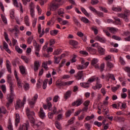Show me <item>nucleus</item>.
Instances as JSON below:
<instances>
[{
  "label": "nucleus",
  "mask_w": 130,
  "mask_h": 130,
  "mask_svg": "<svg viewBox=\"0 0 130 130\" xmlns=\"http://www.w3.org/2000/svg\"><path fill=\"white\" fill-rule=\"evenodd\" d=\"M81 11H82V13H83V14H84V15H85L86 16V17H89L90 14H89V13H88V12H87L86 9H85L83 7H81Z\"/></svg>",
  "instance_id": "nucleus-35"
},
{
  "label": "nucleus",
  "mask_w": 130,
  "mask_h": 130,
  "mask_svg": "<svg viewBox=\"0 0 130 130\" xmlns=\"http://www.w3.org/2000/svg\"><path fill=\"white\" fill-rule=\"evenodd\" d=\"M58 99H59V96L58 95H55L53 99V102L56 103L58 101Z\"/></svg>",
  "instance_id": "nucleus-60"
},
{
  "label": "nucleus",
  "mask_w": 130,
  "mask_h": 130,
  "mask_svg": "<svg viewBox=\"0 0 130 130\" xmlns=\"http://www.w3.org/2000/svg\"><path fill=\"white\" fill-rule=\"evenodd\" d=\"M112 38H113V39H114L115 40H121V38L119 37L118 36H113L112 37Z\"/></svg>",
  "instance_id": "nucleus-63"
},
{
  "label": "nucleus",
  "mask_w": 130,
  "mask_h": 130,
  "mask_svg": "<svg viewBox=\"0 0 130 130\" xmlns=\"http://www.w3.org/2000/svg\"><path fill=\"white\" fill-rule=\"evenodd\" d=\"M119 59L121 64H122V66H124V64H125V61H124V60H123V58H122V57H120Z\"/></svg>",
  "instance_id": "nucleus-55"
},
{
  "label": "nucleus",
  "mask_w": 130,
  "mask_h": 130,
  "mask_svg": "<svg viewBox=\"0 0 130 130\" xmlns=\"http://www.w3.org/2000/svg\"><path fill=\"white\" fill-rule=\"evenodd\" d=\"M3 48L8 52V53H11V50L9 49V46L6 42H3Z\"/></svg>",
  "instance_id": "nucleus-11"
},
{
  "label": "nucleus",
  "mask_w": 130,
  "mask_h": 130,
  "mask_svg": "<svg viewBox=\"0 0 130 130\" xmlns=\"http://www.w3.org/2000/svg\"><path fill=\"white\" fill-rule=\"evenodd\" d=\"M57 109L55 107H53L52 109V113L54 114H58V113L57 111Z\"/></svg>",
  "instance_id": "nucleus-47"
},
{
  "label": "nucleus",
  "mask_w": 130,
  "mask_h": 130,
  "mask_svg": "<svg viewBox=\"0 0 130 130\" xmlns=\"http://www.w3.org/2000/svg\"><path fill=\"white\" fill-rule=\"evenodd\" d=\"M97 62H98V59H97L96 58H93L91 60V64L92 66H95V64H96V63H97Z\"/></svg>",
  "instance_id": "nucleus-49"
},
{
  "label": "nucleus",
  "mask_w": 130,
  "mask_h": 130,
  "mask_svg": "<svg viewBox=\"0 0 130 130\" xmlns=\"http://www.w3.org/2000/svg\"><path fill=\"white\" fill-rule=\"evenodd\" d=\"M71 114H72V111L71 110L67 111L66 113V117H70L71 116Z\"/></svg>",
  "instance_id": "nucleus-54"
},
{
  "label": "nucleus",
  "mask_w": 130,
  "mask_h": 130,
  "mask_svg": "<svg viewBox=\"0 0 130 130\" xmlns=\"http://www.w3.org/2000/svg\"><path fill=\"white\" fill-rule=\"evenodd\" d=\"M57 33H58V30L56 29L51 30L50 32V35L52 36H55V35H57Z\"/></svg>",
  "instance_id": "nucleus-34"
},
{
  "label": "nucleus",
  "mask_w": 130,
  "mask_h": 130,
  "mask_svg": "<svg viewBox=\"0 0 130 130\" xmlns=\"http://www.w3.org/2000/svg\"><path fill=\"white\" fill-rule=\"evenodd\" d=\"M36 102H35L34 101L32 100L29 102V104L31 108H33V107H34Z\"/></svg>",
  "instance_id": "nucleus-56"
},
{
  "label": "nucleus",
  "mask_w": 130,
  "mask_h": 130,
  "mask_svg": "<svg viewBox=\"0 0 130 130\" xmlns=\"http://www.w3.org/2000/svg\"><path fill=\"white\" fill-rule=\"evenodd\" d=\"M14 6L15 7H16V8H19V10L20 12L23 13V6H22V4L21 3H18V1L17 0H12Z\"/></svg>",
  "instance_id": "nucleus-4"
},
{
  "label": "nucleus",
  "mask_w": 130,
  "mask_h": 130,
  "mask_svg": "<svg viewBox=\"0 0 130 130\" xmlns=\"http://www.w3.org/2000/svg\"><path fill=\"white\" fill-rule=\"evenodd\" d=\"M120 85H117V86L116 87H112V91H113V92H115L116 91L118 88H119Z\"/></svg>",
  "instance_id": "nucleus-62"
},
{
  "label": "nucleus",
  "mask_w": 130,
  "mask_h": 130,
  "mask_svg": "<svg viewBox=\"0 0 130 130\" xmlns=\"http://www.w3.org/2000/svg\"><path fill=\"white\" fill-rule=\"evenodd\" d=\"M90 83L89 82H81L80 83V85L81 87H82V88H85L86 89H88L90 87Z\"/></svg>",
  "instance_id": "nucleus-14"
},
{
  "label": "nucleus",
  "mask_w": 130,
  "mask_h": 130,
  "mask_svg": "<svg viewBox=\"0 0 130 130\" xmlns=\"http://www.w3.org/2000/svg\"><path fill=\"white\" fill-rule=\"evenodd\" d=\"M127 13L125 14V17H124L123 19H124L125 22H127L128 21V18L127 16L129 15V11H126Z\"/></svg>",
  "instance_id": "nucleus-37"
},
{
  "label": "nucleus",
  "mask_w": 130,
  "mask_h": 130,
  "mask_svg": "<svg viewBox=\"0 0 130 130\" xmlns=\"http://www.w3.org/2000/svg\"><path fill=\"white\" fill-rule=\"evenodd\" d=\"M93 124H94V125H97V126L100 127L101 125H102V123L95 121L94 122Z\"/></svg>",
  "instance_id": "nucleus-61"
},
{
  "label": "nucleus",
  "mask_w": 130,
  "mask_h": 130,
  "mask_svg": "<svg viewBox=\"0 0 130 130\" xmlns=\"http://www.w3.org/2000/svg\"><path fill=\"white\" fill-rule=\"evenodd\" d=\"M26 113L30 123H35V119L34 118L35 113L33 111H31L29 108H27L26 109Z\"/></svg>",
  "instance_id": "nucleus-3"
},
{
  "label": "nucleus",
  "mask_w": 130,
  "mask_h": 130,
  "mask_svg": "<svg viewBox=\"0 0 130 130\" xmlns=\"http://www.w3.org/2000/svg\"><path fill=\"white\" fill-rule=\"evenodd\" d=\"M99 53L101 54V55H103L105 53V49L101 46H98V48Z\"/></svg>",
  "instance_id": "nucleus-16"
},
{
  "label": "nucleus",
  "mask_w": 130,
  "mask_h": 130,
  "mask_svg": "<svg viewBox=\"0 0 130 130\" xmlns=\"http://www.w3.org/2000/svg\"><path fill=\"white\" fill-rule=\"evenodd\" d=\"M24 106V104L22 101L19 100L17 101L16 105L15 106V109H19V108H21V107Z\"/></svg>",
  "instance_id": "nucleus-9"
},
{
  "label": "nucleus",
  "mask_w": 130,
  "mask_h": 130,
  "mask_svg": "<svg viewBox=\"0 0 130 130\" xmlns=\"http://www.w3.org/2000/svg\"><path fill=\"white\" fill-rule=\"evenodd\" d=\"M39 116L42 119H43L45 117V113L44 112V111H43V108H40V111L39 112Z\"/></svg>",
  "instance_id": "nucleus-8"
},
{
  "label": "nucleus",
  "mask_w": 130,
  "mask_h": 130,
  "mask_svg": "<svg viewBox=\"0 0 130 130\" xmlns=\"http://www.w3.org/2000/svg\"><path fill=\"white\" fill-rule=\"evenodd\" d=\"M17 84L19 88V89H21L23 87V83H22V81H21V79L17 78Z\"/></svg>",
  "instance_id": "nucleus-22"
},
{
  "label": "nucleus",
  "mask_w": 130,
  "mask_h": 130,
  "mask_svg": "<svg viewBox=\"0 0 130 130\" xmlns=\"http://www.w3.org/2000/svg\"><path fill=\"white\" fill-rule=\"evenodd\" d=\"M20 123V116L19 114H16L15 125L18 126V123Z\"/></svg>",
  "instance_id": "nucleus-23"
},
{
  "label": "nucleus",
  "mask_w": 130,
  "mask_h": 130,
  "mask_svg": "<svg viewBox=\"0 0 130 130\" xmlns=\"http://www.w3.org/2000/svg\"><path fill=\"white\" fill-rule=\"evenodd\" d=\"M69 44H70V45H72V46L76 48V47L77 46V45H78V42L75 40H71L70 41Z\"/></svg>",
  "instance_id": "nucleus-20"
},
{
  "label": "nucleus",
  "mask_w": 130,
  "mask_h": 130,
  "mask_svg": "<svg viewBox=\"0 0 130 130\" xmlns=\"http://www.w3.org/2000/svg\"><path fill=\"white\" fill-rule=\"evenodd\" d=\"M107 67L108 68V69H110V70H112L113 68H114V64L112 63V62L110 61L107 62Z\"/></svg>",
  "instance_id": "nucleus-24"
},
{
  "label": "nucleus",
  "mask_w": 130,
  "mask_h": 130,
  "mask_svg": "<svg viewBox=\"0 0 130 130\" xmlns=\"http://www.w3.org/2000/svg\"><path fill=\"white\" fill-rule=\"evenodd\" d=\"M7 69L9 73H12V69L11 68V65H10V61L7 60L6 64Z\"/></svg>",
  "instance_id": "nucleus-28"
},
{
  "label": "nucleus",
  "mask_w": 130,
  "mask_h": 130,
  "mask_svg": "<svg viewBox=\"0 0 130 130\" xmlns=\"http://www.w3.org/2000/svg\"><path fill=\"white\" fill-rule=\"evenodd\" d=\"M83 77H84V73H83V71H79L77 72V74L75 75V78H76L77 80H81Z\"/></svg>",
  "instance_id": "nucleus-7"
},
{
  "label": "nucleus",
  "mask_w": 130,
  "mask_h": 130,
  "mask_svg": "<svg viewBox=\"0 0 130 130\" xmlns=\"http://www.w3.org/2000/svg\"><path fill=\"white\" fill-rule=\"evenodd\" d=\"M55 126L58 129H61V125L59 122L56 121L55 122Z\"/></svg>",
  "instance_id": "nucleus-36"
},
{
  "label": "nucleus",
  "mask_w": 130,
  "mask_h": 130,
  "mask_svg": "<svg viewBox=\"0 0 130 130\" xmlns=\"http://www.w3.org/2000/svg\"><path fill=\"white\" fill-rule=\"evenodd\" d=\"M54 63H56V64H58L59 62H60V58H58V57L54 56Z\"/></svg>",
  "instance_id": "nucleus-33"
},
{
  "label": "nucleus",
  "mask_w": 130,
  "mask_h": 130,
  "mask_svg": "<svg viewBox=\"0 0 130 130\" xmlns=\"http://www.w3.org/2000/svg\"><path fill=\"white\" fill-rule=\"evenodd\" d=\"M34 13H35L34 9H30V14L31 15V17H32V18H34L35 16V14Z\"/></svg>",
  "instance_id": "nucleus-52"
},
{
  "label": "nucleus",
  "mask_w": 130,
  "mask_h": 130,
  "mask_svg": "<svg viewBox=\"0 0 130 130\" xmlns=\"http://www.w3.org/2000/svg\"><path fill=\"white\" fill-rule=\"evenodd\" d=\"M20 71L22 75L26 74V70L23 66H20L19 67Z\"/></svg>",
  "instance_id": "nucleus-31"
},
{
  "label": "nucleus",
  "mask_w": 130,
  "mask_h": 130,
  "mask_svg": "<svg viewBox=\"0 0 130 130\" xmlns=\"http://www.w3.org/2000/svg\"><path fill=\"white\" fill-rule=\"evenodd\" d=\"M84 117H85V113H83L80 116L78 117V119L79 120H83Z\"/></svg>",
  "instance_id": "nucleus-64"
},
{
  "label": "nucleus",
  "mask_w": 130,
  "mask_h": 130,
  "mask_svg": "<svg viewBox=\"0 0 130 130\" xmlns=\"http://www.w3.org/2000/svg\"><path fill=\"white\" fill-rule=\"evenodd\" d=\"M71 95H72V91L68 90L67 91L64 95V98L67 100L68 98H70L71 97Z\"/></svg>",
  "instance_id": "nucleus-19"
},
{
  "label": "nucleus",
  "mask_w": 130,
  "mask_h": 130,
  "mask_svg": "<svg viewBox=\"0 0 130 130\" xmlns=\"http://www.w3.org/2000/svg\"><path fill=\"white\" fill-rule=\"evenodd\" d=\"M52 100V97H49L47 99V106H48V110H51V103L49 101Z\"/></svg>",
  "instance_id": "nucleus-13"
},
{
  "label": "nucleus",
  "mask_w": 130,
  "mask_h": 130,
  "mask_svg": "<svg viewBox=\"0 0 130 130\" xmlns=\"http://www.w3.org/2000/svg\"><path fill=\"white\" fill-rule=\"evenodd\" d=\"M56 86L57 87H62V86L64 87V82L58 80L56 82Z\"/></svg>",
  "instance_id": "nucleus-15"
},
{
  "label": "nucleus",
  "mask_w": 130,
  "mask_h": 130,
  "mask_svg": "<svg viewBox=\"0 0 130 130\" xmlns=\"http://www.w3.org/2000/svg\"><path fill=\"white\" fill-rule=\"evenodd\" d=\"M33 44H34V46L35 47V48L36 49V51H40V46H39V44H38L37 43L36 41L34 40L33 41Z\"/></svg>",
  "instance_id": "nucleus-17"
},
{
  "label": "nucleus",
  "mask_w": 130,
  "mask_h": 130,
  "mask_svg": "<svg viewBox=\"0 0 130 130\" xmlns=\"http://www.w3.org/2000/svg\"><path fill=\"white\" fill-rule=\"evenodd\" d=\"M127 13V12L126 11H125V13L124 14H118L117 16L119 18H122L123 19L124 17H125V15Z\"/></svg>",
  "instance_id": "nucleus-58"
},
{
  "label": "nucleus",
  "mask_w": 130,
  "mask_h": 130,
  "mask_svg": "<svg viewBox=\"0 0 130 130\" xmlns=\"http://www.w3.org/2000/svg\"><path fill=\"white\" fill-rule=\"evenodd\" d=\"M112 10L115 12H121V8L120 7H113Z\"/></svg>",
  "instance_id": "nucleus-43"
},
{
  "label": "nucleus",
  "mask_w": 130,
  "mask_h": 130,
  "mask_svg": "<svg viewBox=\"0 0 130 130\" xmlns=\"http://www.w3.org/2000/svg\"><path fill=\"white\" fill-rule=\"evenodd\" d=\"M21 58L23 59V60L26 62V63H28L29 62V58L26 56H22Z\"/></svg>",
  "instance_id": "nucleus-51"
},
{
  "label": "nucleus",
  "mask_w": 130,
  "mask_h": 130,
  "mask_svg": "<svg viewBox=\"0 0 130 130\" xmlns=\"http://www.w3.org/2000/svg\"><path fill=\"white\" fill-rule=\"evenodd\" d=\"M114 19L115 20L114 23L115 25H120L121 24V21L119 18L117 17H114Z\"/></svg>",
  "instance_id": "nucleus-25"
},
{
  "label": "nucleus",
  "mask_w": 130,
  "mask_h": 130,
  "mask_svg": "<svg viewBox=\"0 0 130 130\" xmlns=\"http://www.w3.org/2000/svg\"><path fill=\"white\" fill-rule=\"evenodd\" d=\"M62 52V50L61 49H57L55 50L53 53L54 55H59Z\"/></svg>",
  "instance_id": "nucleus-26"
},
{
  "label": "nucleus",
  "mask_w": 130,
  "mask_h": 130,
  "mask_svg": "<svg viewBox=\"0 0 130 130\" xmlns=\"http://www.w3.org/2000/svg\"><path fill=\"white\" fill-rule=\"evenodd\" d=\"M15 49L18 53H22V52H23V50H22L21 48H20V47H19V46H15Z\"/></svg>",
  "instance_id": "nucleus-38"
},
{
  "label": "nucleus",
  "mask_w": 130,
  "mask_h": 130,
  "mask_svg": "<svg viewBox=\"0 0 130 130\" xmlns=\"http://www.w3.org/2000/svg\"><path fill=\"white\" fill-rule=\"evenodd\" d=\"M79 52L80 54H83V55H85L86 56L89 55V53L86 51H80Z\"/></svg>",
  "instance_id": "nucleus-59"
},
{
  "label": "nucleus",
  "mask_w": 130,
  "mask_h": 130,
  "mask_svg": "<svg viewBox=\"0 0 130 130\" xmlns=\"http://www.w3.org/2000/svg\"><path fill=\"white\" fill-rule=\"evenodd\" d=\"M4 37L6 41H7V42H9L10 39H9V36L6 32H4Z\"/></svg>",
  "instance_id": "nucleus-50"
},
{
  "label": "nucleus",
  "mask_w": 130,
  "mask_h": 130,
  "mask_svg": "<svg viewBox=\"0 0 130 130\" xmlns=\"http://www.w3.org/2000/svg\"><path fill=\"white\" fill-rule=\"evenodd\" d=\"M94 81H98V77H96L95 76H93L91 78H90L88 80V83L90 84V83H92L93 82H94Z\"/></svg>",
  "instance_id": "nucleus-21"
},
{
  "label": "nucleus",
  "mask_w": 130,
  "mask_h": 130,
  "mask_svg": "<svg viewBox=\"0 0 130 130\" xmlns=\"http://www.w3.org/2000/svg\"><path fill=\"white\" fill-rule=\"evenodd\" d=\"M73 83L74 81L64 82V87H66V86H71V85H72V84H73Z\"/></svg>",
  "instance_id": "nucleus-41"
},
{
  "label": "nucleus",
  "mask_w": 130,
  "mask_h": 130,
  "mask_svg": "<svg viewBox=\"0 0 130 130\" xmlns=\"http://www.w3.org/2000/svg\"><path fill=\"white\" fill-rule=\"evenodd\" d=\"M58 14L59 16H60V17H63V14H64V10L63 9H59L58 10Z\"/></svg>",
  "instance_id": "nucleus-30"
},
{
  "label": "nucleus",
  "mask_w": 130,
  "mask_h": 130,
  "mask_svg": "<svg viewBox=\"0 0 130 130\" xmlns=\"http://www.w3.org/2000/svg\"><path fill=\"white\" fill-rule=\"evenodd\" d=\"M62 0H54L50 4V10L51 11H56L60 6H62L61 3Z\"/></svg>",
  "instance_id": "nucleus-2"
},
{
  "label": "nucleus",
  "mask_w": 130,
  "mask_h": 130,
  "mask_svg": "<svg viewBox=\"0 0 130 130\" xmlns=\"http://www.w3.org/2000/svg\"><path fill=\"white\" fill-rule=\"evenodd\" d=\"M95 40L100 41V42H102V43H105V42H106V40L105 39V38H101L99 36H98L95 38Z\"/></svg>",
  "instance_id": "nucleus-10"
},
{
  "label": "nucleus",
  "mask_w": 130,
  "mask_h": 130,
  "mask_svg": "<svg viewBox=\"0 0 130 130\" xmlns=\"http://www.w3.org/2000/svg\"><path fill=\"white\" fill-rule=\"evenodd\" d=\"M30 125H29V121H26V123L23 124L22 126H20L18 130H28V127Z\"/></svg>",
  "instance_id": "nucleus-5"
},
{
  "label": "nucleus",
  "mask_w": 130,
  "mask_h": 130,
  "mask_svg": "<svg viewBox=\"0 0 130 130\" xmlns=\"http://www.w3.org/2000/svg\"><path fill=\"white\" fill-rule=\"evenodd\" d=\"M83 102H84V101L83 100V99H77L75 102L72 103V106H80Z\"/></svg>",
  "instance_id": "nucleus-6"
},
{
  "label": "nucleus",
  "mask_w": 130,
  "mask_h": 130,
  "mask_svg": "<svg viewBox=\"0 0 130 130\" xmlns=\"http://www.w3.org/2000/svg\"><path fill=\"white\" fill-rule=\"evenodd\" d=\"M93 118H94V115L92 114L91 116H87L86 117L85 120L87 121H89L90 120V119H93Z\"/></svg>",
  "instance_id": "nucleus-57"
},
{
  "label": "nucleus",
  "mask_w": 130,
  "mask_h": 130,
  "mask_svg": "<svg viewBox=\"0 0 130 130\" xmlns=\"http://www.w3.org/2000/svg\"><path fill=\"white\" fill-rule=\"evenodd\" d=\"M107 29L108 30H109L110 32L113 34H115L116 31H118V29L115 27H108Z\"/></svg>",
  "instance_id": "nucleus-18"
},
{
  "label": "nucleus",
  "mask_w": 130,
  "mask_h": 130,
  "mask_svg": "<svg viewBox=\"0 0 130 130\" xmlns=\"http://www.w3.org/2000/svg\"><path fill=\"white\" fill-rule=\"evenodd\" d=\"M75 119H76V118L75 117H73L68 121V123H69V124H73V123H74V120H75Z\"/></svg>",
  "instance_id": "nucleus-53"
},
{
  "label": "nucleus",
  "mask_w": 130,
  "mask_h": 130,
  "mask_svg": "<svg viewBox=\"0 0 130 130\" xmlns=\"http://www.w3.org/2000/svg\"><path fill=\"white\" fill-rule=\"evenodd\" d=\"M8 31L11 33H14V32H19V29L17 26H15L14 28H9Z\"/></svg>",
  "instance_id": "nucleus-27"
},
{
  "label": "nucleus",
  "mask_w": 130,
  "mask_h": 130,
  "mask_svg": "<svg viewBox=\"0 0 130 130\" xmlns=\"http://www.w3.org/2000/svg\"><path fill=\"white\" fill-rule=\"evenodd\" d=\"M7 80L8 83L10 84V94H8L7 97L8 98V102L7 103L6 106L7 107H9L10 106V104L12 103L14 101V83L12 82V76L11 75H8L7 76Z\"/></svg>",
  "instance_id": "nucleus-1"
},
{
  "label": "nucleus",
  "mask_w": 130,
  "mask_h": 130,
  "mask_svg": "<svg viewBox=\"0 0 130 130\" xmlns=\"http://www.w3.org/2000/svg\"><path fill=\"white\" fill-rule=\"evenodd\" d=\"M1 113H3V114H7V113H8V111H7V109H6V108L4 107L1 108Z\"/></svg>",
  "instance_id": "nucleus-44"
},
{
  "label": "nucleus",
  "mask_w": 130,
  "mask_h": 130,
  "mask_svg": "<svg viewBox=\"0 0 130 130\" xmlns=\"http://www.w3.org/2000/svg\"><path fill=\"white\" fill-rule=\"evenodd\" d=\"M1 17L3 22L4 23V24H8V20H7V18H6V16H5L3 14H1Z\"/></svg>",
  "instance_id": "nucleus-32"
},
{
  "label": "nucleus",
  "mask_w": 130,
  "mask_h": 130,
  "mask_svg": "<svg viewBox=\"0 0 130 130\" xmlns=\"http://www.w3.org/2000/svg\"><path fill=\"white\" fill-rule=\"evenodd\" d=\"M81 21L83 22V23H85V24H88L90 22L89 20L85 17H82L81 18Z\"/></svg>",
  "instance_id": "nucleus-46"
},
{
  "label": "nucleus",
  "mask_w": 130,
  "mask_h": 130,
  "mask_svg": "<svg viewBox=\"0 0 130 130\" xmlns=\"http://www.w3.org/2000/svg\"><path fill=\"white\" fill-rule=\"evenodd\" d=\"M48 82V79H45L43 82V89H44V90H45V89H46V87H47V83Z\"/></svg>",
  "instance_id": "nucleus-29"
},
{
  "label": "nucleus",
  "mask_w": 130,
  "mask_h": 130,
  "mask_svg": "<svg viewBox=\"0 0 130 130\" xmlns=\"http://www.w3.org/2000/svg\"><path fill=\"white\" fill-rule=\"evenodd\" d=\"M50 46L55 44V40L54 39H51L49 40Z\"/></svg>",
  "instance_id": "nucleus-45"
},
{
  "label": "nucleus",
  "mask_w": 130,
  "mask_h": 130,
  "mask_svg": "<svg viewBox=\"0 0 130 130\" xmlns=\"http://www.w3.org/2000/svg\"><path fill=\"white\" fill-rule=\"evenodd\" d=\"M40 67V64H39V62L37 61H35L34 62V69L35 72H37Z\"/></svg>",
  "instance_id": "nucleus-12"
},
{
  "label": "nucleus",
  "mask_w": 130,
  "mask_h": 130,
  "mask_svg": "<svg viewBox=\"0 0 130 130\" xmlns=\"http://www.w3.org/2000/svg\"><path fill=\"white\" fill-rule=\"evenodd\" d=\"M73 20L75 24H76L77 26H79V25H80V22H79L78 19H77V18L75 16H73Z\"/></svg>",
  "instance_id": "nucleus-42"
},
{
  "label": "nucleus",
  "mask_w": 130,
  "mask_h": 130,
  "mask_svg": "<svg viewBox=\"0 0 130 130\" xmlns=\"http://www.w3.org/2000/svg\"><path fill=\"white\" fill-rule=\"evenodd\" d=\"M23 88H24L25 91H27V90H29V89L30 88V85L28 83H25L24 84V85L23 86Z\"/></svg>",
  "instance_id": "nucleus-48"
},
{
  "label": "nucleus",
  "mask_w": 130,
  "mask_h": 130,
  "mask_svg": "<svg viewBox=\"0 0 130 130\" xmlns=\"http://www.w3.org/2000/svg\"><path fill=\"white\" fill-rule=\"evenodd\" d=\"M24 22L27 26H29V17L28 16H26L24 18Z\"/></svg>",
  "instance_id": "nucleus-39"
},
{
  "label": "nucleus",
  "mask_w": 130,
  "mask_h": 130,
  "mask_svg": "<svg viewBox=\"0 0 130 130\" xmlns=\"http://www.w3.org/2000/svg\"><path fill=\"white\" fill-rule=\"evenodd\" d=\"M33 39H34L33 36H31L28 38L27 40V42L28 44H31V43H32V41H33Z\"/></svg>",
  "instance_id": "nucleus-40"
}]
</instances>
